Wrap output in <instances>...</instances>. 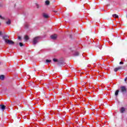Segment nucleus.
<instances>
[{
    "mask_svg": "<svg viewBox=\"0 0 127 127\" xmlns=\"http://www.w3.org/2000/svg\"><path fill=\"white\" fill-rule=\"evenodd\" d=\"M4 79V75H1L0 76V80H3Z\"/></svg>",
    "mask_w": 127,
    "mask_h": 127,
    "instance_id": "ddd939ff",
    "label": "nucleus"
},
{
    "mask_svg": "<svg viewBox=\"0 0 127 127\" xmlns=\"http://www.w3.org/2000/svg\"><path fill=\"white\" fill-rule=\"evenodd\" d=\"M51 62V60H46V63H50Z\"/></svg>",
    "mask_w": 127,
    "mask_h": 127,
    "instance_id": "dca6fc26",
    "label": "nucleus"
},
{
    "mask_svg": "<svg viewBox=\"0 0 127 127\" xmlns=\"http://www.w3.org/2000/svg\"><path fill=\"white\" fill-rule=\"evenodd\" d=\"M36 6L37 8H39V4H36Z\"/></svg>",
    "mask_w": 127,
    "mask_h": 127,
    "instance_id": "412c9836",
    "label": "nucleus"
},
{
    "mask_svg": "<svg viewBox=\"0 0 127 127\" xmlns=\"http://www.w3.org/2000/svg\"><path fill=\"white\" fill-rule=\"evenodd\" d=\"M5 42L9 45H12L14 44V42L10 40H6V42Z\"/></svg>",
    "mask_w": 127,
    "mask_h": 127,
    "instance_id": "f03ea898",
    "label": "nucleus"
},
{
    "mask_svg": "<svg viewBox=\"0 0 127 127\" xmlns=\"http://www.w3.org/2000/svg\"><path fill=\"white\" fill-rule=\"evenodd\" d=\"M6 24H8V25H9V24H10V23H11V21H10V19H8L7 21L6 22Z\"/></svg>",
    "mask_w": 127,
    "mask_h": 127,
    "instance_id": "9d476101",
    "label": "nucleus"
},
{
    "mask_svg": "<svg viewBox=\"0 0 127 127\" xmlns=\"http://www.w3.org/2000/svg\"><path fill=\"white\" fill-rule=\"evenodd\" d=\"M39 40V37H35L33 39V44L35 45L36 43H38Z\"/></svg>",
    "mask_w": 127,
    "mask_h": 127,
    "instance_id": "f257e3e1",
    "label": "nucleus"
},
{
    "mask_svg": "<svg viewBox=\"0 0 127 127\" xmlns=\"http://www.w3.org/2000/svg\"><path fill=\"white\" fill-rule=\"evenodd\" d=\"M53 61L54 62H58V60L56 59H53Z\"/></svg>",
    "mask_w": 127,
    "mask_h": 127,
    "instance_id": "6ab92c4d",
    "label": "nucleus"
},
{
    "mask_svg": "<svg viewBox=\"0 0 127 127\" xmlns=\"http://www.w3.org/2000/svg\"><path fill=\"white\" fill-rule=\"evenodd\" d=\"M25 28H28V24L27 23L25 24Z\"/></svg>",
    "mask_w": 127,
    "mask_h": 127,
    "instance_id": "a211bd4d",
    "label": "nucleus"
},
{
    "mask_svg": "<svg viewBox=\"0 0 127 127\" xmlns=\"http://www.w3.org/2000/svg\"><path fill=\"white\" fill-rule=\"evenodd\" d=\"M50 3V2H49V0H46L45 1V4L47 5H48V4H49V3Z\"/></svg>",
    "mask_w": 127,
    "mask_h": 127,
    "instance_id": "2eb2a0df",
    "label": "nucleus"
},
{
    "mask_svg": "<svg viewBox=\"0 0 127 127\" xmlns=\"http://www.w3.org/2000/svg\"><path fill=\"white\" fill-rule=\"evenodd\" d=\"M19 45H20V46H23V44H22V43H19Z\"/></svg>",
    "mask_w": 127,
    "mask_h": 127,
    "instance_id": "aec40b11",
    "label": "nucleus"
},
{
    "mask_svg": "<svg viewBox=\"0 0 127 127\" xmlns=\"http://www.w3.org/2000/svg\"><path fill=\"white\" fill-rule=\"evenodd\" d=\"M3 38L5 42L6 40H8V38H9V37H8V36L5 35L3 37Z\"/></svg>",
    "mask_w": 127,
    "mask_h": 127,
    "instance_id": "0eeeda50",
    "label": "nucleus"
},
{
    "mask_svg": "<svg viewBox=\"0 0 127 127\" xmlns=\"http://www.w3.org/2000/svg\"><path fill=\"white\" fill-rule=\"evenodd\" d=\"M121 89L122 93H126L127 92V88H126V86H122Z\"/></svg>",
    "mask_w": 127,
    "mask_h": 127,
    "instance_id": "7ed1b4c3",
    "label": "nucleus"
},
{
    "mask_svg": "<svg viewBox=\"0 0 127 127\" xmlns=\"http://www.w3.org/2000/svg\"><path fill=\"white\" fill-rule=\"evenodd\" d=\"M0 35H2V33H1V32L0 31Z\"/></svg>",
    "mask_w": 127,
    "mask_h": 127,
    "instance_id": "a878e982",
    "label": "nucleus"
},
{
    "mask_svg": "<svg viewBox=\"0 0 127 127\" xmlns=\"http://www.w3.org/2000/svg\"><path fill=\"white\" fill-rule=\"evenodd\" d=\"M43 16L45 18H48V17H49V15H48V14H47L46 13H44L43 14Z\"/></svg>",
    "mask_w": 127,
    "mask_h": 127,
    "instance_id": "423d86ee",
    "label": "nucleus"
},
{
    "mask_svg": "<svg viewBox=\"0 0 127 127\" xmlns=\"http://www.w3.org/2000/svg\"><path fill=\"white\" fill-rule=\"evenodd\" d=\"M0 18H1V19H4V18L3 17H2L0 15Z\"/></svg>",
    "mask_w": 127,
    "mask_h": 127,
    "instance_id": "4be33fe9",
    "label": "nucleus"
},
{
    "mask_svg": "<svg viewBox=\"0 0 127 127\" xmlns=\"http://www.w3.org/2000/svg\"><path fill=\"white\" fill-rule=\"evenodd\" d=\"M112 16L113 17H116V18H118L119 17V15H117V14H114Z\"/></svg>",
    "mask_w": 127,
    "mask_h": 127,
    "instance_id": "4468645a",
    "label": "nucleus"
},
{
    "mask_svg": "<svg viewBox=\"0 0 127 127\" xmlns=\"http://www.w3.org/2000/svg\"><path fill=\"white\" fill-rule=\"evenodd\" d=\"M118 95H119V90H117L115 92V96H117Z\"/></svg>",
    "mask_w": 127,
    "mask_h": 127,
    "instance_id": "f3484780",
    "label": "nucleus"
},
{
    "mask_svg": "<svg viewBox=\"0 0 127 127\" xmlns=\"http://www.w3.org/2000/svg\"><path fill=\"white\" fill-rule=\"evenodd\" d=\"M51 38L52 39H53V40H55L57 38V35L55 34L51 36Z\"/></svg>",
    "mask_w": 127,
    "mask_h": 127,
    "instance_id": "20e7f679",
    "label": "nucleus"
},
{
    "mask_svg": "<svg viewBox=\"0 0 127 127\" xmlns=\"http://www.w3.org/2000/svg\"><path fill=\"white\" fill-rule=\"evenodd\" d=\"M127 78L126 77V78L125 79V82H126V83H127Z\"/></svg>",
    "mask_w": 127,
    "mask_h": 127,
    "instance_id": "b1692460",
    "label": "nucleus"
},
{
    "mask_svg": "<svg viewBox=\"0 0 127 127\" xmlns=\"http://www.w3.org/2000/svg\"><path fill=\"white\" fill-rule=\"evenodd\" d=\"M123 67L122 66H118V67H116L114 69V71L115 72H118V71H119V70H121V69H122Z\"/></svg>",
    "mask_w": 127,
    "mask_h": 127,
    "instance_id": "39448f33",
    "label": "nucleus"
},
{
    "mask_svg": "<svg viewBox=\"0 0 127 127\" xmlns=\"http://www.w3.org/2000/svg\"><path fill=\"white\" fill-rule=\"evenodd\" d=\"M0 108L2 111H4V109H5V106L3 105H0Z\"/></svg>",
    "mask_w": 127,
    "mask_h": 127,
    "instance_id": "1a4fd4ad",
    "label": "nucleus"
},
{
    "mask_svg": "<svg viewBox=\"0 0 127 127\" xmlns=\"http://www.w3.org/2000/svg\"><path fill=\"white\" fill-rule=\"evenodd\" d=\"M28 39H29V37H28V36L27 35L25 36V40H26V41H27Z\"/></svg>",
    "mask_w": 127,
    "mask_h": 127,
    "instance_id": "9b49d317",
    "label": "nucleus"
},
{
    "mask_svg": "<svg viewBox=\"0 0 127 127\" xmlns=\"http://www.w3.org/2000/svg\"><path fill=\"white\" fill-rule=\"evenodd\" d=\"M54 12H57V11H54Z\"/></svg>",
    "mask_w": 127,
    "mask_h": 127,
    "instance_id": "bb28decb",
    "label": "nucleus"
},
{
    "mask_svg": "<svg viewBox=\"0 0 127 127\" xmlns=\"http://www.w3.org/2000/svg\"><path fill=\"white\" fill-rule=\"evenodd\" d=\"M74 56H79V52H75L74 54Z\"/></svg>",
    "mask_w": 127,
    "mask_h": 127,
    "instance_id": "f8f14e48",
    "label": "nucleus"
},
{
    "mask_svg": "<svg viewBox=\"0 0 127 127\" xmlns=\"http://www.w3.org/2000/svg\"><path fill=\"white\" fill-rule=\"evenodd\" d=\"M125 111H126V108H125V107H122L121 108V110H120L121 113H122L123 114V113H125Z\"/></svg>",
    "mask_w": 127,
    "mask_h": 127,
    "instance_id": "6e6552de",
    "label": "nucleus"
},
{
    "mask_svg": "<svg viewBox=\"0 0 127 127\" xmlns=\"http://www.w3.org/2000/svg\"><path fill=\"white\" fill-rule=\"evenodd\" d=\"M120 64H124V63H123V62H121L120 63Z\"/></svg>",
    "mask_w": 127,
    "mask_h": 127,
    "instance_id": "393cba45",
    "label": "nucleus"
},
{
    "mask_svg": "<svg viewBox=\"0 0 127 127\" xmlns=\"http://www.w3.org/2000/svg\"><path fill=\"white\" fill-rule=\"evenodd\" d=\"M18 38L19 40H20L21 39V37L19 36Z\"/></svg>",
    "mask_w": 127,
    "mask_h": 127,
    "instance_id": "5701e85b",
    "label": "nucleus"
}]
</instances>
